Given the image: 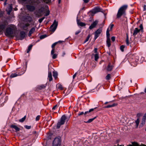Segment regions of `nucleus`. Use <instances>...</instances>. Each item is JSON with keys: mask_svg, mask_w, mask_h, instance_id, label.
<instances>
[{"mask_svg": "<svg viewBox=\"0 0 146 146\" xmlns=\"http://www.w3.org/2000/svg\"><path fill=\"white\" fill-rule=\"evenodd\" d=\"M96 108H94V109H96ZM94 110V109H91L89 110L88 111H86L84 113V115H85L88 113H90L92 111H93Z\"/></svg>", "mask_w": 146, "mask_h": 146, "instance_id": "7c9ffc66", "label": "nucleus"}, {"mask_svg": "<svg viewBox=\"0 0 146 146\" xmlns=\"http://www.w3.org/2000/svg\"><path fill=\"white\" fill-rule=\"evenodd\" d=\"M126 44L127 45H129V40H128V37L127 35V38H126Z\"/></svg>", "mask_w": 146, "mask_h": 146, "instance_id": "e433bc0d", "label": "nucleus"}, {"mask_svg": "<svg viewBox=\"0 0 146 146\" xmlns=\"http://www.w3.org/2000/svg\"><path fill=\"white\" fill-rule=\"evenodd\" d=\"M145 119L146 118L143 117L141 123H142V124H144L145 122Z\"/></svg>", "mask_w": 146, "mask_h": 146, "instance_id": "473e14b6", "label": "nucleus"}, {"mask_svg": "<svg viewBox=\"0 0 146 146\" xmlns=\"http://www.w3.org/2000/svg\"><path fill=\"white\" fill-rule=\"evenodd\" d=\"M26 7L27 9L30 11H33L35 9V7L30 4L27 5Z\"/></svg>", "mask_w": 146, "mask_h": 146, "instance_id": "0eeeda50", "label": "nucleus"}, {"mask_svg": "<svg viewBox=\"0 0 146 146\" xmlns=\"http://www.w3.org/2000/svg\"><path fill=\"white\" fill-rule=\"evenodd\" d=\"M58 88L61 90H62L63 89L62 86L61 84L59 85L58 86Z\"/></svg>", "mask_w": 146, "mask_h": 146, "instance_id": "c03bdc74", "label": "nucleus"}, {"mask_svg": "<svg viewBox=\"0 0 146 146\" xmlns=\"http://www.w3.org/2000/svg\"><path fill=\"white\" fill-rule=\"evenodd\" d=\"M117 105V104H113L112 105H108L106 106H105L104 107V108H111V107H114L115 106H116Z\"/></svg>", "mask_w": 146, "mask_h": 146, "instance_id": "5701e85b", "label": "nucleus"}, {"mask_svg": "<svg viewBox=\"0 0 146 146\" xmlns=\"http://www.w3.org/2000/svg\"><path fill=\"white\" fill-rule=\"evenodd\" d=\"M48 78L49 81L50 82L52 80V77L51 72H48Z\"/></svg>", "mask_w": 146, "mask_h": 146, "instance_id": "dca6fc26", "label": "nucleus"}, {"mask_svg": "<svg viewBox=\"0 0 146 146\" xmlns=\"http://www.w3.org/2000/svg\"><path fill=\"white\" fill-rule=\"evenodd\" d=\"M32 46H33V45L32 44H31L28 47V49L27 50V53H28L29 52V51L31 49L32 47Z\"/></svg>", "mask_w": 146, "mask_h": 146, "instance_id": "a878e982", "label": "nucleus"}, {"mask_svg": "<svg viewBox=\"0 0 146 146\" xmlns=\"http://www.w3.org/2000/svg\"><path fill=\"white\" fill-rule=\"evenodd\" d=\"M35 28L34 27L32 28L29 31L28 34V36H31L32 34L35 31Z\"/></svg>", "mask_w": 146, "mask_h": 146, "instance_id": "f3484780", "label": "nucleus"}, {"mask_svg": "<svg viewBox=\"0 0 146 146\" xmlns=\"http://www.w3.org/2000/svg\"><path fill=\"white\" fill-rule=\"evenodd\" d=\"M77 74V72L76 73L73 75V79H74L75 77H76V75Z\"/></svg>", "mask_w": 146, "mask_h": 146, "instance_id": "4d7b16f0", "label": "nucleus"}, {"mask_svg": "<svg viewBox=\"0 0 146 146\" xmlns=\"http://www.w3.org/2000/svg\"><path fill=\"white\" fill-rule=\"evenodd\" d=\"M102 9L99 7H97L95 8L92 10V12L94 13H97L101 11Z\"/></svg>", "mask_w": 146, "mask_h": 146, "instance_id": "6e6552de", "label": "nucleus"}, {"mask_svg": "<svg viewBox=\"0 0 146 146\" xmlns=\"http://www.w3.org/2000/svg\"><path fill=\"white\" fill-rule=\"evenodd\" d=\"M44 19V17H43L40 19H39L38 20V21L39 22V23H41L43 20Z\"/></svg>", "mask_w": 146, "mask_h": 146, "instance_id": "37998d69", "label": "nucleus"}, {"mask_svg": "<svg viewBox=\"0 0 146 146\" xmlns=\"http://www.w3.org/2000/svg\"><path fill=\"white\" fill-rule=\"evenodd\" d=\"M139 27L140 28V30H141L142 31L143 30V25H142V24H141L139 26Z\"/></svg>", "mask_w": 146, "mask_h": 146, "instance_id": "de8ad7c7", "label": "nucleus"}, {"mask_svg": "<svg viewBox=\"0 0 146 146\" xmlns=\"http://www.w3.org/2000/svg\"><path fill=\"white\" fill-rule=\"evenodd\" d=\"M77 24L78 26H80L81 27H83L85 26L86 25L85 23L80 21L78 19H77Z\"/></svg>", "mask_w": 146, "mask_h": 146, "instance_id": "f8f14e48", "label": "nucleus"}, {"mask_svg": "<svg viewBox=\"0 0 146 146\" xmlns=\"http://www.w3.org/2000/svg\"><path fill=\"white\" fill-rule=\"evenodd\" d=\"M63 42V41L60 40V41H58V42H58V43H61L62 42Z\"/></svg>", "mask_w": 146, "mask_h": 146, "instance_id": "69168bd1", "label": "nucleus"}, {"mask_svg": "<svg viewBox=\"0 0 146 146\" xmlns=\"http://www.w3.org/2000/svg\"><path fill=\"white\" fill-rule=\"evenodd\" d=\"M11 128L14 129H15L16 132L19 131L20 130V128H19L15 125H11Z\"/></svg>", "mask_w": 146, "mask_h": 146, "instance_id": "4468645a", "label": "nucleus"}, {"mask_svg": "<svg viewBox=\"0 0 146 146\" xmlns=\"http://www.w3.org/2000/svg\"><path fill=\"white\" fill-rule=\"evenodd\" d=\"M125 48V46L123 45H121L120 47V49L121 51H124V48Z\"/></svg>", "mask_w": 146, "mask_h": 146, "instance_id": "c9c22d12", "label": "nucleus"}, {"mask_svg": "<svg viewBox=\"0 0 146 146\" xmlns=\"http://www.w3.org/2000/svg\"><path fill=\"white\" fill-rule=\"evenodd\" d=\"M46 36L47 35H44L40 36V39H42L46 37Z\"/></svg>", "mask_w": 146, "mask_h": 146, "instance_id": "4c0bfd02", "label": "nucleus"}, {"mask_svg": "<svg viewBox=\"0 0 146 146\" xmlns=\"http://www.w3.org/2000/svg\"><path fill=\"white\" fill-rule=\"evenodd\" d=\"M96 108H94V109H96ZM94 110V109H91L89 110L88 111H86L84 113V115H85L88 113H90L92 111H93Z\"/></svg>", "mask_w": 146, "mask_h": 146, "instance_id": "c756f323", "label": "nucleus"}, {"mask_svg": "<svg viewBox=\"0 0 146 146\" xmlns=\"http://www.w3.org/2000/svg\"><path fill=\"white\" fill-rule=\"evenodd\" d=\"M111 74H108L106 77V78L107 80H110L111 78Z\"/></svg>", "mask_w": 146, "mask_h": 146, "instance_id": "c85d7f7f", "label": "nucleus"}, {"mask_svg": "<svg viewBox=\"0 0 146 146\" xmlns=\"http://www.w3.org/2000/svg\"><path fill=\"white\" fill-rule=\"evenodd\" d=\"M53 76L54 77V78H57V75H58V74L56 72H53Z\"/></svg>", "mask_w": 146, "mask_h": 146, "instance_id": "393cba45", "label": "nucleus"}, {"mask_svg": "<svg viewBox=\"0 0 146 146\" xmlns=\"http://www.w3.org/2000/svg\"><path fill=\"white\" fill-rule=\"evenodd\" d=\"M143 117L146 118V113L143 116Z\"/></svg>", "mask_w": 146, "mask_h": 146, "instance_id": "338daca9", "label": "nucleus"}, {"mask_svg": "<svg viewBox=\"0 0 146 146\" xmlns=\"http://www.w3.org/2000/svg\"><path fill=\"white\" fill-rule=\"evenodd\" d=\"M106 43L108 47H110L111 46V41L110 38H107Z\"/></svg>", "mask_w": 146, "mask_h": 146, "instance_id": "6ab92c4d", "label": "nucleus"}, {"mask_svg": "<svg viewBox=\"0 0 146 146\" xmlns=\"http://www.w3.org/2000/svg\"><path fill=\"white\" fill-rule=\"evenodd\" d=\"M113 66L111 65L110 63H109L107 67L106 68V70L108 71H111L112 69Z\"/></svg>", "mask_w": 146, "mask_h": 146, "instance_id": "9b49d317", "label": "nucleus"}, {"mask_svg": "<svg viewBox=\"0 0 146 146\" xmlns=\"http://www.w3.org/2000/svg\"><path fill=\"white\" fill-rule=\"evenodd\" d=\"M113 26H114V25L113 24L111 25V26H110V29H111L113 28Z\"/></svg>", "mask_w": 146, "mask_h": 146, "instance_id": "680f3d73", "label": "nucleus"}, {"mask_svg": "<svg viewBox=\"0 0 146 146\" xmlns=\"http://www.w3.org/2000/svg\"><path fill=\"white\" fill-rule=\"evenodd\" d=\"M84 2L85 3H87L88 2L89 0H83Z\"/></svg>", "mask_w": 146, "mask_h": 146, "instance_id": "13d9d810", "label": "nucleus"}, {"mask_svg": "<svg viewBox=\"0 0 146 146\" xmlns=\"http://www.w3.org/2000/svg\"><path fill=\"white\" fill-rule=\"evenodd\" d=\"M58 25V23L54 20L53 24L50 27V31L52 32H54L56 30Z\"/></svg>", "mask_w": 146, "mask_h": 146, "instance_id": "39448f33", "label": "nucleus"}, {"mask_svg": "<svg viewBox=\"0 0 146 146\" xmlns=\"http://www.w3.org/2000/svg\"><path fill=\"white\" fill-rule=\"evenodd\" d=\"M29 24L28 23L26 24L25 25V27H27L29 26ZM25 27V26L24 27Z\"/></svg>", "mask_w": 146, "mask_h": 146, "instance_id": "052dcab7", "label": "nucleus"}, {"mask_svg": "<svg viewBox=\"0 0 146 146\" xmlns=\"http://www.w3.org/2000/svg\"><path fill=\"white\" fill-rule=\"evenodd\" d=\"M3 12L0 11V17H2L3 15Z\"/></svg>", "mask_w": 146, "mask_h": 146, "instance_id": "09e8293b", "label": "nucleus"}, {"mask_svg": "<svg viewBox=\"0 0 146 146\" xmlns=\"http://www.w3.org/2000/svg\"><path fill=\"white\" fill-rule=\"evenodd\" d=\"M94 53H96V54L98 53V52H97V48H95L94 49Z\"/></svg>", "mask_w": 146, "mask_h": 146, "instance_id": "864d4df0", "label": "nucleus"}, {"mask_svg": "<svg viewBox=\"0 0 146 146\" xmlns=\"http://www.w3.org/2000/svg\"><path fill=\"white\" fill-rule=\"evenodd\" d=\"M26 118V116L25 115L24 117L21 119L19 120V121L21 122H23L25 120Z\"/></svg>", "mask_w": 146, "mask_h": 146, "instance_id": "bb28decb", "label": "nucleus"}, {"mask_svg": "<svg viewBox=\"0 0 146 146\" xmlns=\"http://www.w3.org/2000/svg\"><path fill=\"white\" fill-rule=\"evenodd\" d=\"M90 36V34L88 35V36L87 37L85 40L84 42V43L86 42H87Z\"/></svg>", "mask_w": 146, "mask_h": 146, "instance_id": "72a5a7b5", "label": "nucleus"}, {"mask_svg": "<svg viewBox=\"0 0 146 146\" xmlns=\"http://www.w3.org/2000/svg\"><path fill=\"white\" fill-rule=\"evenodd\" d=\"M45 87V86L44 85H41L39 87V89H42V88H44Z\"/></svg>", "mask_w": 146, "mask_h": 146, "instance_id": "a18cd8bd", "label": "nucleus"}, {"mask_svg": "<svg viewBox=\"0 0 146 146\" xmlns=\"http://www.w3.org/2000/svg\"><path fill=\"white\" fill-rule=\"evenodd\" d=\"M66 119V116L65 115H62L60 121L58 122L57 124L56 128L57 129H59L61 125L64 124L65 123V121Z\"/></svg>", "mask_w": 146, "mask_h": 146, "instance_id": "20e7f679", "label": "nucleus"}, {"mask_svg": "<svg viewBox=\"0 0 146 146\" xmlns=\"http://www.w3.org/2000/svg\"><path fill=\"white\" fill-rule=\"evenodd\" d=\"M41 13L43 12L44 11V8L43 7H41L38 10Z\"/></svg>", "mask_w": 146, "mask_h": 146, "instance_id": "2f4dec72", "label": "nucleus"}, {"mask_svg": "<svg viewBox=\"0 0 146 146\" xmlns=\"http://www.w3.org/2000/svg\"><path fill=\"white\" fill-rule=\"evenodd\" d=\"M102 31V28H100L97 30L95 33L94 40H95L99 36L100 34Z\"/></svg>", "mask_w": 146, "mask_h": 146, "instance_id": "423d86ee", "label": "nucleus"}, {"mask_svg": "<svg viewBox=\"0 0 146 146\" xmlns=\"http://www.w3.org/2000/svg\"><path fill=\"white\" fill-rule=\"evenodd\" d=\"M52 55V58L53 59H55L56 58L57 56V54H54Z\"/></svg>", "mask_w": 146, "mask_h": 146, "instance_id": "f704fd0d", "label": "nucleus"}, {"mask_svg": "<svg viewBox=\"0 0 146 146\" xmlns=\"http://www.w3.org/2000/svg\"><path fill=\"white\" fill-rule=\"evenodd\" d=\"M57 106V105H55L52 108V110H55Z\"/></svg>", "mask_w": 146, "mask_h": 146, "instance_id": "bf43d9fd", "label": "nucleus"}, {"mask_svg": "<svg viewBox=\"0 0 146 146\" xmlns=\"http://www.w3.org/2000/svg\"><path fill=\"white\" fill-rule=\"evenodd\" d=\"M12 10V8L11 6H9L8 9H6V11L7 12V14L8 15H10Z\"/></svg>", "mask_w": 146, "mask_h": 146, "instance_id": "a211bd4d", "label": "nucleus"}, {"mask_svg": "<svg viewBox=\"0 0 146 146\" xmlns=\"http://www.w3.org/2000/svg\"><path fill=\"white\" fill-rule=\"evenodd\" d=\"M98 23V21H94L93 23H92L91 25L90 26L89 28L90 29H92L94 28L96 25Z\"/></svg>", "mask_w": 146, "mask_h": 146, "instance_id": "1a4fd4ad", "label": "nucleus"}, {"mask_svg": "<svg viewBox=\"0 0 146 146\" xmlns=\"http://www.w3.org/2000/svg\"><path fill=\"white\" fill-rule=\"evenodd\" d=\"M27 129H30L31 128V126H28L27 125H25L24 126Z\"/></svg>", "mask_w": 146, "mask_h": 146, "instance_id": "79ce46f5", "label": "nucleus"}, {"mask_svg": "<svg viewBox=\"0 0 146 146\" xmlns=\"http://www.w3.org/2000/svg\"><path fill=\"white\" fill-rule=\"evenodd\" d=\"M106 36L107 38H110V34L109 33V31L108 29L106 31Z\"/></svg>", "mask_w": 146, "mask_h": 146, "instance_id": "cd10ccee", "label": "nucleus"}, {"mask_svg": "<svg viewBox=\"0 0 146 146\" xmlns=\"http://www.w3.org/2000/svg\"><path fill=\"white\" fill-rule=\"evenodd\" d=\"M127 7V5H124L121 6L119 9L116 15L117 18H119L123 15L125 14L126 10Z\"/></svg>", "mask_w": 146, "mask_h": 146, "instance_id": "f03ea898", "label": "nucleus"}, {"mask_svg": "<svg viewBox=\"0 0 146 146\" xmlns=\"http://www.w3.org/2000/svg\"><path fill=\"white\" fill-rule=\"evenodd\" d=\"M61 144L60 137L55 138L53 141L52 146H60Z\"/></svg>", "mask_w": 146, "mask_h": 146, "instance_id": "7ed1b4c3", "label": "nucleus"}, {"mask_svg": "<svg viewBox=\"0 0 146 146\" xmlns=\"http://www.w3.org/2000/svg\"><path fill=\"white\" fill-rule=\"evenodd\" d=\"M84 114V113L83 112H81L79 113L78 114V116H80V115H83Z\"/></svg>", "mask_w": 146, "mask_h": 146, "instance_id": "3c124183", "label": "nucleus"}, {"mask_svg": "<svg viewBox=\"0 0 146 146\" xmlns=\"http://www.w3.org/2000/svg\"><path fill=\"white\" fill-rule=\"evenodd\" d=\"M84 7H83L81 9V10H84Z\"/></svg>", "mask_w": 146, "mask_h": 146, "instance_id": "774afa93", "label": "nucleus"}, {"mask_svg": "<svg viewBox=\"0 0 146 146\" xmlns=\"http://www.w3.org/2000/svg\"><path fill=\"white\" fill-rule=\"evenodd\" d=\"M55 52V49L54 48H52V50H51V54H54V52Z\"/></svg>", "mask_w": 146, "mask_h": 146, "instance_id": "49530a36", "label": "nucleus"}, {"mask_svg": "<svg viewBox=\"0 0 146 146\" xmlns=\"http://www.w3.org/2000/svg\"><path fill=\"white\" fill-rule=\"evenodd\" d=\"M25 32L22 31L20 32V36L19 38V39L20 40H22L25 37Z\"/></svg>", "mask_w": 146, "mask_h": 146, "instance_id": "9d476101", "label": "nucleus"}, {"mask_svg": "<svg viewBox=\"0 0 146 146\" xmlns=\"http://www.w3.org/2000/svg\"><path fill=\"white\" fill-rule=\"evenodd\" d=\"M140 31V30L138 29L137 28H135V29L133 31V35L135 36Z\"/></svg>", "mask_w": 146, "mask_h": 146, "instance_id": "aec40b11", "label": "nucleus"}, {"mask_svg": "<svg viewBox=\"0 0 146 146\" xmlns=\"http://www.w3.org/2000/svg\"><path fill=\"white\" fill-rule=\"evenodd\" d=\"M115 37L114 36H112L111 38V40L113 41H114L115 40Z\"/></svg>", "mask_w": 146, "mask_h": 146, "instance_id": "603ef678", "label": "nucleus"}, {"mask_svg": "<svg viewBox=\"0 0 146 146\" xmlns=\"http://www.w3.org/2000/svg\"><path fill=\"white\" fill-rule=\"evenodd\" d=\"M80 31L76 32L75 33V34L76 35H77L78 34L80 33Z\"/></svg>", "mask_w": 146, "mask_h": 146, "instance_id": "e2e57ef3", "label": "nucleus"}, {"mask_svg": "<svg viewBox=\"0 0 146 146\" xmlns=\"http://www.w3.org/2000/svg\"><path fill=\"white\" fill-rule=\"evenodd\" d=\"M49 11H47L46 13L45 16H47L49 15Z\"/></svg>", "mask_w": 146, "mask_h": 146, "instance_id": "6e6d98bb", "label": "nucleus"}, {"mask_svg": "<svg viewBox=\"0 0 146 146\" xmlns=\"http://www.w3.org/2000/svg\"><path fill=\"white\" fill-rule=\"evenodd\" d=\"M133 145H127V146H146L145 145H139L137 143L133 142L132 143Z\"/></svg>", "mask_w": 146, "mask_h": 146, "instance_id": "412c9836", "label": "nucleus"}, {"mask_svg": "<svg viewBox=\"0 0 146 146\" xmlns=\"http://www.w3.org/2000/svg\"><path fill=\"white\" fill-rule=\"evenodd\" d=\"M21 74H20L19 73H18L17 74V73H12L10 75V77L11 78H13L18 76H20Z\"/></svg>", "mask_w": 146, "mask_h": 146, "instance_id": "2eb2a0df", "label": "nucleus"}, {"mask_svg": "<svg viewBox=\"0 0 146 146\" xmlns=\"http://www.w3.org/2000/svg\"><path fill=\"white\" fill-rule=\"evenodd\" d=\"M8 24L7 21H5L0 25V34L4 31L5 34L7 36L14 37L17 31V28L15 26L12 24L8 25L6 27Z\"/></svg>", "mask_w": 146, "mask_h": 146, "instance_id": "f257e3e1", "label": "nucleus"}, {"mask_svg": "<svg viewBox=\"0 0 146 146\" xmlns=\"http://www.w3.org/2000/svg\"><path fill=\"white\" fill-rule=\"evenodd\" d=\"M146 10V8H145V5H144V6L143 7V11H145Z\"/></svg>", "mask_w": 146, "mask_h": 146, "instance_id": "0e129e2a", "label": "nucleus"}, {"mask_svg": "<svg viewBox=\"0 0 146 146\" xmlns=\"http://www.w3.org/2000/svg\"><path fill=\"white\" fill-rule=\"evenodd\" d=\"M40 2L38 0H35L34 1H31V0H29L28 1V3L31 4L32 5L33 3H36L37 4H38L40 3Z\"/></svg>", "mask_w": 146, "mask_h": 146, "instance_id": "ddd939ff", "label": "nucleus"}, {"mask_svg": "<svg viewBox=\"0 0 146 146\" xmlns=\"http://www.w3.org/2000/svg\"><path fill=\"white\" fill-rule=\"evenodd\" d=\"M141 115V113H138L137 114V117L139 118V117Z\"/></svg>", "mask_w": 146, "mask_h": 146, "instance_id": "5fc2aeb1", "label": "nucleus"}, {"mask_svg": "<svg viewBox=\"0 0 146 146\" xmlns=\"http://www.w3.org/2000/svg\"><path fill=\"white\" fill-rule=\"evenodd\" d=\"M96 117H95L93 118L89 119L88 121H84V122L86 123H91L96 118Z\"/></svg>", "mask_w": 146, "mask_h": 146, "instance_id": "4be33fe9", "label": "nucleus"}, {"mask_svg": "<svg viewBox=\"0 0 146 146\" xmlns=\"http://www.w3.org/2000/svg\"><path fill=\"white\" fill-rule=\"evenodd\" d=\"M40 115H38L36 118V121H38L40 118Z\"/></svg>", "mask_w": 146, "mask_h": 146, "instance_id": "8fccbe9b", "label": "nucleus"}, {"mask_svg": "<svg viewBox=\"0 0 146 146\" xmlns=\"http://www.w3.org/2000/svg\"><path fill=\"white\" fill-rule=\"evenodd\" d=\"M42 1L46 3H48L51 1V0H42Z\"/></svg>", "mask_w": 146, "mask_h": 146, "instance_id": "ea45409f", "label": "nucleus"}, {"mask_svg": "<svg viewBox=\"0 0 146 146\" xmlns=\"http://www.w3.org/2000/svg\"><path fill=\"white\" fill-rule=\"evenodd\" d=\"M58 43V42H55L53 43L52 45V48H54V47Z\"/></svg>", "mask_w": 146, "mask_h": 146, "instance_id": "58836bf2", "label": "nucleus"}, {"mask_svg": "<svg viewBox=\"0 0 146 146\" xmlns=\"http://www.w3.org/2000/svg\"><path fill=\"white\" fill-rule=\"evenodd\" d=\"M139 122V118H138L137 120L135 121V123L137 125V127L138 125Z\"/></svg>", "mask_w": 146, "mask_h": 146, "instance_id": "a19ab883", "label": "nucleus"}, {"mask_svg": "<svg viewBox=\"0 0 146 146\" xmlns=\"http://www.w3.org/2000/svg\"><path fill=\"white\" fill-rule=\"evenodd\" d=\"M94 60L95 61H97L98 59L99 58V56L98 53H96L94 55Z\"/></svg>", "mask_w": 146, "mask_h": 146, "instance_id": "b1692460", "label": "nucleus"}]
</instances>
